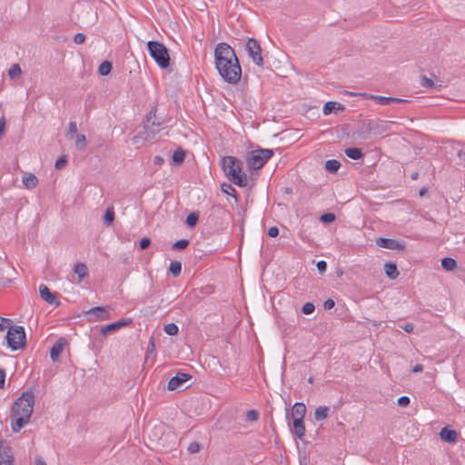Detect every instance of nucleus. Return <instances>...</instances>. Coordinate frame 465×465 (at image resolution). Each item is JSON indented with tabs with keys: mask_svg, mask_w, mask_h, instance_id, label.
I'll return each instance as SVG.
<instances>
[{
	"mask_svg": "<svg viewBox=\"0 0 465 465\" xmlns=\"http://www.w3.org/2000/svg\"><path fill=\"white\" fill-rule=\"evenodd\" d=\"M215 67L224 82L236 84L242 77V67L233 50L226 43H219L214 49Z\"/></svg>",
	"mask_w": 465,
	"mask_h": 465,
	"instance_id": "nucleus-1",
	"label": "nucleus"
},
{
	"mask_svg": "<svg viewBox=\"0 0 465 465\" xmlns=\"http://www.w3.org/2000/svg\"><path fill=\"white\" fill-rule=\"evenodd\" d=\"M35 398L33 390L29 389L14 401L10 412L14 432L20 431L28 423L34 411Z\"/></svg>",
	"mask_w": 465,
	"mask_h": 465,
	"instance_id": "nucleus-2",
	"label": "nucleus"
},
{
	"mask_svg": "<svg viewBox=\"0 0 465 465\" xmlns=\"http://www.w3.org/2000/svg\"><path fill=\"white\" fill-rule=\"evenodd\" d=\"M164 121L157 115V106L153 105L146 115V119L143 124L142 130L134 136L133 142L138 143L140 142L157 143L161 138V132L163 129Z\"/></svg>",
	"mask_w": 465,
	"mask_h": 465,
	"instance_id": "nucleus-3",
	"label": "nucleus"
},
{
	"mask_svg": "<svg viewBox=\"0 0 465 465\" xmlns=\"http://www.w3.org/2000/svg\"><path fill=\"white\" fill-rule=\"evenodd\" d=\"M220 165L227 179L239 187L248 185V176L242 172V162L235 156L226 155L220 160Z\"/></svg>",
	"mask_w": 465,
	"mask_h": 465,
	"instance_id": "nucleus-4",
	"label": "nucleus"
},
{
	"mask_svg": "<svg viewBox=\"0 0 465 465\" xmlns=\"http://www.w3.org/2000/svg\"><path fill=\"white\" fill-rule=\"evenodd\" d=\"M146 45L150 56L160 68L166 69L170 66L169 50L163 43L152 40L148 41Z\"/></svg>",
	"mask_w": 465,
	"mask_h": 465,
	"instance_id": "nucleus-5",
	"label": "nucleus"
},
{
	"mask_svg": "<svg viewBox=\"0 0 465 465\" xmlns=\"http://www.w3.org/2000/svg\"><path fill=\"white\" fill-rule=\"evenodd\" d=\"M273 155V151L268 148L258 147L247 153L246 164L249 170L262 169L268 160Z\"/></svg>",
	"mask_w": 465,
	"mask_h": 465,
	"instance_id": "nucleus-6",
	"label": "nucleus"
},
{
	"mask_svg": "<svg viewBox=\"0 0 465 465\" xmlns=\"http://www.w3.org/2000/svg\"><path fill=\"white\" fill-rule=\"evenodd\" d=\"M7 346L12 351L22 350L26 345V335L23 326L13 325V323L7 329L6 333Z\"/></svg>",
	"mask_w": 465,
	"mask_h": 465,
	"instance_id": "nucleus-7",
	"label": "nucleus"
},
{
	"mask_svg": "<svg viewBox=\"0 0 465 465\" xmlns=\"http://www.w3.org/2000/svg\"><path fill=\"white\" fill-rule=\"evenodd\" d=\"M245 50L248 53L249 57L256 65L261 67L263 66L264 61L262 55V47L256 39L252 37L248 38L245 45Z\"/></svg>",
	"mask_w": 465,
	"mask_h": 465,
	"instance_id": "nucleus-8",
	"label": "nucleus"
},
{
	"mask_svg": "<svg viewBox=\"0 0 465 465\" xmlns=\"http://www.w3.org/2000/svg\"><path fill=\"white\" fill-rule=\"evenodd\" d=\"M85 317L89 322L105 321L110 319V312L104 306H96L85 312Z\"/></svg>",
	"mask_w": 465,
	"mask_h": 465,
	"instance_id": "nucleus-9",
	"label": "nucleus"
},
{
	"mask_svg": "<svg viewBox=\"0 0 465 465\" xmlns=\"http://www.w3.org/2000/svg\"><path fill=\"white\" fill-rule=\"evenodd\" d=\"M193 376L185 372H177L175 376L172 377L167 384L168 391H175L180 389L186 381H190Z\"/></svg>",
	"mask_w": 465,
	"mask_h": 465,
	"instance_id": "nucleus-10",
	"label": "nucleus"
},
{
	"mask_svg": "<svg viewBox=\"0 0 465 465\" xmlns=\"http://www.w3.org/2000/svg\"><path fill=\"white\" fill-rule=\"evenodd\" d=\"M375 242L379 247H381L384 249L400 250V251L405 250L404 242H400L396 239L379 237L375 240Z\"/></svg>",
	"mask_w": 465,
	"mask_h": 465,
	"instance_id": "nucleus-11",
	"label": "nucleus"
},
{
	"mask_svg": "<svg viewBox=\"0 0 465 465\" xmlns=\"http://www.w3.org/2000/svg\"><path fill=\"white\" fill-rule=\"evenodd\" d=\"M132 322L133 319L131 318H122L117 322L103 326L100 330V333L102 335H107L110 332L117 331L121 328L130 325Z\"/></svg>",
	"mask_w": 465,
	"mask_h": 465,
	"instance_id": "nucleus-12",
	"label": "nucleus"
},
{
	"mask_svg": "<svg viewBox=\"0 0 465 465\" xmlns=\"http://www.w3.org/2000/svg\"><path fill=\"white\" fill-rule=\"evenodd\" d=\"M0 465H14L12 448L0 440Z\"/></svg>",
	"mask_w": 465,
	"mask_h": 465,
	"instance_id": "nucleus-13",
	"label": "nucleus"
},
{
	"mask_svg": "<svg viewBox=\"0 0 465 465\" xmlns=\"http://www.w3.org/2000/svg\"><path fill=\"white\" fill-rule=\"evenodd\" d=\"M39 293L40 297L51 305H54L58 307L61 302L57 300L56 293L50 291V289L45 284H41L39 286Z\"/></svg>",
	"mask_w": 465,
	"mask_h": 465,
	"instance_id": "nucleus-14",
	"label": "nucleus"
},
{
	"mask_svg": "<svg viewBox=\"0 0 465 465\" xmlns=\"http://www.w3.org/2000/svg\"><path fill=\"white\" fill-rule=\"evenodd\" d=\"M66 343H67V341L64 338L61 337L52 346V348L50 350V358L54 362H55L59 360V357H60V355L64 350V347Z\"/></svg>",
	"mask_w": 465,
	"mask_h": 465,
	"instance_id": "nucleus-15",
	"label": "nucleus"
},
{
	"mask_svg": "<svg viewBox=\"0 0 465 465\" xmlns=\"http://www.w3.org/2000/svg\"><path fill=\"white\" fill-rule=\"evenodd\" d=\"M292 434L303 440L302 437L305 433L304 418H292Z\"/></svg>",
	"mask_w": 465,
	"mask_h": 465,
	"instance_id": "nucleus-16",
	"label": "nucleus"
},
{
	"mask_svg": "<svg viewBox=\"0 0 465 465\" xmlns=\"http://www.w3.org/2000/svg\"><path fill=\"white\" fill-rule=\"evenodd\" d=\"M440 436L443 441L453 443L456 441L458 434L456 430L450 429L449 427H444L441 429Z\"/></svg>",
	"mask_w": 465,
	"mask_h": 465,
	"instance_id": "nucleus-17",
	"label": "nucleus"
},
{
	"mask_svg": "<svg viewBox=\"0 0 465 465\" xmlns=\"http://www.w3.org/2000/svg\"><path fill=\"white\" fill-rule=\"evenodd\" d=\"M345 109V106L338 102H332V101H330V102H327L325 103V104L323 105V114L325 115H329L331 114V113H336L338 111H344Z\"/></svg>",
	"mask_w": 465,
	"mask_h": 465,
	"instance_id": "nucleus-18",
	"label": "nucleus"
},
{
	"mask_svg": "<svg viewBox=\"0 0 465 465\" xmlns=\"http://www.w3.org/2000/svg\"><path fill=\"white\" fill-rule=\"evenodd\" d=\"M186 151L182 147H178L172 155V165L180 166L184 162Z\"/></svg>",
	"mask_w": 465,
	"mask_h": 465,
	"instance_id": "nucleus-19",
	"label": "nucleus"
},
{
	"mask_svg": "<svg viewBox=\"0 0 465 465\" xmlns=\"http://www.w3.org/2000/svg\"><path fill=\"white\" fill-rule=\"evenodd\" d=\"M384 273L391 280H395L400 274L397 265L393 262H389L384 264Z\"/></svg>",
	"mask_w": 465,
	"mask_h": 465,
	"instance_id": "nucleus-20",
	"label": "nucleus"
},
{
	"mask_svg": "<svg viewBox=\"0 0 465 465\" xmlns=\"http://www.w3.org/2000/svg\"><path fill=\"white\" fill-rule=\"evenodd\" d=\"M344 153L352 160H360L364 156L361 147H346Z\"/></svg>",
	"mask_w": 465,
	"mask_h": 465,
	"instance_id": "nucleus-21",
	"label": "nucleus"
},
{
	"mask_svg": "<svg viewBox=\"0 0 465 465\" xmlns=\"http://www.w3.org/2000/svg\"><path fill=\"white\" fill-rule=\"evenodd\" d=\"M306 406L303 402H295L292 408V418H304Z\"/></svg>",
	"mask_w": 465,
	"mask_h": 465,
	"instance_id": "nucleus-22",
	"label": "nucleus"
},
{
	"mask_svg": "<svg viewBox=\"0 0 465 465\" xmlns=\"http://www.w3.org/2000/svg\"><path fill=\"white\" fill-rule=\"evenodd\" d=\"M74 272L78 275L79 282L88 276V268L84 262H76L74 266Z\"/></svg>",
	"mask_w": 465,
	"mask_h": 465,
	"instance_id": "nucleus-23",
	"label": "nucleus"
},
{
	"mask_svg": "<svg viewBox=\"0 0 465 465\" xmlns=\"http://www.w3.org/2000/svg\"><path fill=\"white\" fill-rule=\"evenodd\" d=\"M330 408L327 406H320L314 411V419L317 421L323 420L329 417Z\"/></svg>",
	"mask_w": 465,
	"mask_h": 465,
	"instance_id": "nucleus-24",
	"label": "nucleus"
},
{
	"mask_svg": "<svg viewBox=\"0 0 465 465\" xmlns=\"http://www.w3.org/2000/svg\"><path fill=\"white\" fill-rule=\"evenodd\" d=\"M324 167H325V170L329 173H336L340 167H341V163L338 161V160H335V159H331V160H327L325 162V164H324Z\"/></svg>",
	"mask_w": 465,
	"mask_h": 465,
	"instance_id": "nucleus-25",
	"label": "nucleus"
},
{
	"mask_svg": "<svg viewBox=\"0 0 465 465\" xmlns=\"http://www.w3.org/2000/svg\"><path fill=\"white\" fill-rule=\"evenodd\" d=\"M23 183L27 189H33L37 185L38 179L35 174L29 173L23 178Z\"/></svg>",
	"mask_w": 465,
	"mask_h": 465,
	"instance_id": "nucleus-26",
	"label": "nucleus"
},
{
	"mask_svg": "<svg viewBox=\"0 0 465 465\" xmlns=\"http://www.w3.org/2000/svg\"><path fill=\"white\" fill-rule=\"evenodd\" d=\"M221 189L223 193L232 196V198L235 199V201H238V193L231 183H222Z\"/></svg>",
	"mask_w": 465,
	"mask_h": 465,
	"instance_id": "nucleus-27",
	"label": "nucleus"
},
{
	"mask_svg": "<svg viewBox=\"0 0 465 465\" xmlns=\"http://www.w3.org/2000/svg\"><path fill=\"white\" fill-rule=\"evenodd\" d=\"M441 266L445 271L451 272L457 267V262L450 257L441 259Z\"/></svg>",
	"mask_w": 465,
	"mask_h": 465,
	"instance_id": "nucleus-28",
	"label": "nucleus"
},
{
	"mask_svg": "<svg viewBox=\"0 0 465 465\" xmlns=\"http://www.w3.org/2000/svg\"><path fill=\"white\" fill-rule=\"evenodd\" d=\"M103 220H104V223L106 226H110V225L114 223V207H108V208L105 210V213H104Z\"/></svg>",
	"mask_w": 465,
	"mask_h": 465,
	"instance_id": "nucleus-29",
	"label": "nucleus"
},
{
	"mask_svg": "<svg viewBox=\"0 0 465 465\" xmlns=\"http://www.w3.org/2000/svg\"><path fill=\"white\" fill-rule=\"evenodd\" d=\"M169 272L173 277H178L182 272V263L178 261H173L170 263Z\"/></svg>",
	"mask_w": 465,
	"mask_h": 465,
	"instance_id": "nucleus-30",
	"label": "nucleus"
},
{
	"mask_svg": "<svg viewBox=\"0 0 465 465\" xmlns=\"http://www.w3.org/2000/svg\"><path fill=\"white\" fill-rule=\"evenodd\" d=\"M199 220V213L197 212L190 213L185 220V223L189 228H193L196 226Z\"/></svg>",
	"mask_w": 465,
	"mask_h": 465,
	"instance_id": "nucleus-31",
	"label": "nucleus"
},
{
	"mask_svg": "<svg viewBox=\"0 0 465 465\" xmlns=\"http://www.w3.org/2000/svg\"><path fill=\"white\" fill-rule=\"evenodd\" d=\"M112 68H113V65H112V63L109 62V61H104L103 63H101V64L99 65V68H98V73L103 75V76H105L107 74H110V72L112 71Z\"/></svg>",
	"mask_w": 465,
	"mask_h": 465,
	"instance_id": "nucleus-32",
	"label": "nucleus"
},
{
	"mask_svg": "<svg viewBox=\"0 0 465 465\" xmlns=\"http://www.w3.org/2000/svg\"><path fill=\"white\" fill-rule=\"evenodd\" d=\"M190 244V241L187 239H181L173 243L172 249L174 251H183L186 249Z\"/></svg>",
	"mask_w": 465,
	"mask_h": 465,
	"instance_id": "nucleus-33",
	"label": "nucleus"
},
{
	"mask_svg": "<svg viewBox=\"0 0 465 465\" xmlns=\"http://www.w3.org/2000/svg\"><path fill=\"white\" fill-rule=\"evenodd\" d=\"M163 331L168 335L174 336V335L178 334L179 328H178V326L175 323L171 322V323H168V324L164 325Z\"/></svg>",
	"mask_w": 465,
	"mask_h": 465,
	"instance_id": "nucleus-34",
	"label": "nucleus"
},
{
	"mask_svg": "<svg viewBox=\"0 0 465 465\" xmlns=\"http://www.w3.org/2000/svg\"><path fill=\"white\" fill-rule=\"evenodd\" d=\"M371 99L374 100L377 104L381 105H387L391 104V101H393V97H386V96H380V95H372Z\"/></svg>",
	"mask_w": 465,
	"mask_h": 465,
	"instance_id": "nucleus-35",
	"label": "nucleus"
},
{
	"mask_svg": "<svg viewBox=\"0 0 465 465\" xmlns=\"http://www.w3.org/2000/svg\"><path fill=\"white\" fill-rule=\"evenodd\" d=\"M22 74V69L18 64H15L11 66L8 71V75L10 78H15Z\"/></svg>",
	"mask_w": 465,
	"mask_h": 465,
	"instance_id": "nucleus-36",
	"label": "nucleus"
},
{
	"mask_svg": "<svg viewBox=\"0 0 465 465\" xmlns=\"http://www.w3.org/2000/svg\"><path fill=\"white\" fill-rule=\"evenodd\" d=\"M67 162H68V160H67V155L63 154V155H61V156L56 160V162H55V163H54V168H55L56 170H62V169H64V168L66 166Z\"/></svg>",
	"mask_w": 465,
	"mask_h": 465,
	"instance_id": "nucleus-37",
	"label": "nucleus"
},
{
	"mask_svg": "<svg viewBox=\"0 0 465 465\" xmlns=\"http://www.w3.org/2000/svg\"><path fill=\"white\" fill-rule=\"evenodd\" d=\"M77 134V125L75 122H70L68 131L66 133V137L72 140L74 135Z\"/></svg>",
	"mask_w": 465,
	"mask_h": 465,
	"instance_id": "nucleus-38",
	"label": "nucleus"
},
{
	"mask_svg": "<svg viewBox=\"0 0 465 465\" xmlns=\"http://www.w3.org/2000/svg\"><path fill=\"white\" fill-rule=\"evenodd\" d=\"M336 219V216L333 213H324L321 215L320 220L324 223H331L334 222Z\"/></svg>",
	"mask_w": 465,
	"mask_h": 465,
	"instance_id": "nucleus-39",
	"label": "nucleus"
},
{
	"mask_svg": "<svg viewBox=\"0 0 465 465\" xmlns=\"http://www.w3.org/2000/svg\"><path fill=\"white\" fill-rule=\"evenodd\" d=\"M315 310V305L311 302H305L302 307V312L303 314H312Z\"/></svg>",
	"mask_w": 465,
	"mask_h": 465,
	"instance_id": "nucleus-40",
	"label": "nucleus"
},
{
	"mask_svg": "<svg viewBox=\"0 0 465 465\" xmlns=\"http://www.w3.org/2000/svg\"><path fill=\"white\" fill-rule=\"evenodd\" d=\"M259 412L256 410H250L246 412V420L248 421H257L259 420Z\"/></svg>",
	"mask_w": 465,
	"mask_h": 465,
	"instance_id": "nucleus-41",
	"label": "nucleus"
},
{
	"mask_svg": "<svg viewBox=\"0 0 465 465\" xmlns=\"http://www.w3.org/2000/svg\"><path fill=\"white\" fill-rule=\"evenodd\" d=\"M12 323H13V321L11 319L0 317V331L8 329Z\"/></svg>",
	"mask_w": 465,
	"mask_h": 465,
	"instance_id": "nucleus-42",
	"label": "nucleus"
},
{
	"mask_svg": "<svg viewBox=\"0 0 465 465\" xmlns=\"http://www.w3.org/2000/svg\"><path fill=\"white\" fill-rule=\"evenodd\" d=\"M201 446L198 442L193 441L189 444L187 450L191 454H194L200 451Z\"/></svg>",
	"mask_w": 465,
	"mask_h": 465,
	"instance_id": "nucleus-43",
	"label": "nucleus"
},
{
	"mask_svg": "<svg viewBox=\"0 0 465 465\" xmlns=\"http://www.w3.org/2000/svg\"><path fill=\"white\" fill-rule=\"evenodd\" d=\"M421 85L423 87L432 88L435 86V84L430 78L427 77L426 75H422L421 76Z\"/></svg>",
	"mask_w": 465,
	"mask_h": 465,
	"instance_id": "nucleus-44",
	"label": "nucleus"
},
{
	"mask_svg": "<svg viewBox=\"0 0 465 465\" xmlns=\"http://www.w3.org/2000/svg\"><path fill=\"white\" fill-rule=\"evenodd\" d=\"M151 244V239L148 237H143L139 242V247L141 250H146Z\"/></svg>",
	"mask_w": 465,
	"mask_h": 465,
	"instance_id": "nucleus-45",
	"label": "nucleus"
},
{
	"mask_svg": "<svg viewBox=\"0 0 465 465\" xmlns=\"http://www.w3.org/2000/svg\"><path fill=\"white\" fill-rule=\"evenodd\" d=\"M398 405L401 406V407H407L410 402H411V400L408 396H401L398 401Z\"/></svg>",
	"mask_w": 465,
	"mask_h": 465,
	"instance_id": "nucleus-46",
	"label": "nucleus"
},
{
	"mask_svg": "<svg viewBox=\"0 0 465 465\" xmlns=\"http://www.w3.org/2000/svg\"><path fill=\"white\" fill-rule=\"evenodd\" d=\"M317 270L320 274H323L327 270V263L325 261H319L316 264Z\"/></svg>",
	"mask_w": 465,
	"mask_h": 465,
	"instance_id": "nucleus-47",
	"label": "nucleus"
},
{
	"mask_svg": "<svg viewBox=\"0 0 465 465\" xmlns=\"http://www.w3.org/2000/svg\"><path fill=\"white\" fill-rule=\"evenodd\" d=\"M85 41V35L82 33H78L74 36V42L77 45H81L84 43Z\"/></svg>",
	"mask_w": 465,
	"mask_h": 465,
	"instance_id": "nucleus-48",
	"label": "nucleus"
},
{
	"mask_svg": "<svg viewBox=\"0 0 465 465\" xmlns=\"http://www.w3.org/2000/svg\"><path fill=\"white\" fill-rule=\"evenodd\" d=\"M335 306V302L331 299V298H328L324 302H323V308L324 310H331L332 309L333 307Z\"/></svg>",
	"mask_w": 465,
	"mask_h": 465,
	"instance_id": "nucleus-49",
	"label": "nucleus"
},
{
	"mask_svg": "<svg viewBox=\"0 0 465 465\" xmlns=\"http://www.w3.org/2000/svg\"><path fill=\"white\" fill-rule=\"evenodd\" d=\"M268 235L272 238H275L279 235V229L277 226H272L268 230Z\"/></svg>",
	"mask_w": 465,
	"mask_h": 465,
	"instance_id": "nucleus-50",
	"label": "nucleus"
},
{
	"mask_svg": "<svg viewBox=\"0 0 465 465\" xmlns=\"http://www.w3.org/2000/svg\"><path fill=\"white\" fill-rule=\"evenodd\" d=\"M293 134H295L294 132L290 131V130H285L281 133V136H282L281 140H289L291 138V136H292Z\"/></svg>",
	"mask_w": 465,
	"mask_h": 465,
	"instance_id": "nucleus-51",
	"label": "nucleus"
},
{
	"mask_svg": "<svg viewBox=\"0 0 465 465\" xmlns=\"http://www.w3.org/2000/svg\"><path fill=\"white\" fill-rule=\"evenodd\" d=\"M75 143L76 145H79L81 143H84L86 141L85 135L82 134H76L75 135Z\"/></svg>",
	"mask_w": 465,
	"mask_h": 465,
	"instance_id": "nucleus-52",
	"label": "nucleus"
},
{
	"mask_svg": "<svg viewBox=\"0 0 465 465\" xmlns=\"http://www.w3.org/2000/svg\"><path fill=\"white\" fill-rule=\"evenodd\" d=\"M5 371L4 369H0V389L5 387Z\"/></svg>",
	"mask_w": 465,
	"mask_h": 465,
	"instance_id": "nucleus-53",
	"label": "nucleus"
},
{
	"mask_svg": "<svg viewBox=\"0 0 465 465\" xmlns=\"http://www.w3.org/2000/svg\"><path fill=\"white\" fill-rule=\"evenodd\" d=\"M155 351V343L153 337H151L148 344V352L153 353Z\"/></svg>",
	"mask_w": 465,
	"mask_h": 465,
	"instance_id": "nucleus-54",
	"label": "nucleus"
},
{
	"mask_svg": "<svg viewBox=\"0 0 465 465\" xmlns=\"http://www.w3.org/2000/svg\"><path fill=\"white\" fill-rule=\"evenodd\" d=\"M163 162H164V159L162 156H160V155H156L153 158V163L155 165H161V164L163 163Z\"/></svg>",
	"mask_w": 465,
	"mask_h": 465,
	"instance_id": "nucleus-55",
	"label": "nucleus"
},
{
	"mask_svg": "<svg viewBox=\"0 0 465 465\" xmlns=\"http://www.w3.org/2000/svg\"><path fill=\"white\" fill-rule=\"evenodd\" d=\"M401 328L408 333L413 331V325L411 323H405Z\"/></svg>",
	"mask_w": 465,
	"mask_h": 465,
	"instance_id": "nucleus-56",
	"label": "nucleus"
},
{
	"mask_svg": "<svg viewBox=\"0 0 465 465\" xmlns=\"http://www.w3.org/2000/svg\"><path fill=\"white\" fill-rule=\"evenodd\" d=\"M423 371V365L422 364H416L411 371L414 372V373H417V372H421Z\"/></svg>",
	"mask_w": 465,
	"mask_h": 465,
	"instance_id": "nucleus-57",
	"label": "nucleus"
},
{
	"mask_svg": "<svg viewBox=\"0 0 465 465\" xmlns=\"http://www.w3.org/2000/svg\"><path fill=\"white\" fill-rule=\"evenodd\" d=\"M457 156L460 159V163H460L462 161H464L465 152L463 150H458L457 151Z\"/></svg>",
	"mask_w": 465,
	"mask_h": 465,
	"instance_id": "nucleus-58",
	"label": "nucleus"
},
{
	"mask_svg": "<svg viewBox=\"0 0 465 465\" xmlns=\"http://www.w3.org/2000/svg\"><path fill=\"white\" fill-rule=\"evenodd\" d=\"M391 103L405 104V103H409V100L393 97V101H391Z\"/></svg>",
	"mask_w": 465,
	"mask_h": 465,
	"instance_id": "nucleus-59",
	"label": "nucleus"
},
{
	"mask_svg": "<svg viewBox=\"0 0 465 465\" xmlns=\"http://www.w3.org/2000/svg\"><path fill=\"white\" fill-rule=\"evenodd\" d=\"M428 192L427 188L426 187H422L420 189L419 191V196L420 197H422L426 194V193Z\"/></svg>",
	"mask_w": 465,
	"mask_h": 465,
	"instance_id": "nucleus-60",
	"label": "nucleus"
},
{
	"mask_svg": "<svg viewBox=\"0 0 465 465\" xmlns=\"http://www.w3.org/2000/svg\"><path fill=\"white\" fill-rule=\"evenodd\" d=\"M35 463H36V465H47L46 462L45 460H43L41 458H36Z\"/></svg>",
	"mask_w": 465,
	"mask_h": 465,
	"instance_id": "nucleus-61",
	"label": "nucleus"
},
{
	"mask_svg": "<svg viewBox=\"0 0 465 465\" xmlns=\"http://www.w3.org/2000/svg\"><path fill=\"white\" fill-rule=\"evenodd\" d=\"M419 177V173L418 172H413L411 174V180H417Z\"/></svg>",
	"mask_w": 465,
	"mask_h": 465,
	"instance_id": "nucleus-62",
	"label": "nucleus"
},
{
	"mask_svg": "<svg viewBox=\"0 0 465 465\" xmlns=\"http://www.w3.org/2000/svg\"><path fill=\"white\" fill-rule=\"evenodd\" d=\"M285 193H289V194H290V193H292V188L286 187V188H285Z\"/></svg>",
	"mask_w": 465,
	"mask_h": 465,
	"instance_id": "nucleus-63",
	"label": "nucleus"
},
{
	"mask_svg": "<svg viewBox=\"0 0 465 465\" xmlns=\"http://www.w3.org/2000/svg\"><path fill=\"white\" fill-rule=\"evenodd\" d=\"M313 381H314V380H313V377H310V378L308 379V382H309V383H313Z\"/></svg>",
	"mask_w": 465,
	"mask_h": 465,
	"instance_id": "nucleus-64",
	"label": "nucleus"
}]
</instances>
